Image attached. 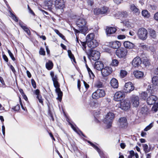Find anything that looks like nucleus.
<instances>
[{
    "instance_id": "c756f323",
    "label": "nucleus",
    "mask_w": 158,
    "mask_h": 158,
    "mask_svg": "<svg viewBox=\"0 0 158 158\" xmlns=\"http://www.w3.org/2000/svg\"><path fill=\"white\" fill-rule=\"evenodd\" d=\"M69 124L70 125L71 128L73 129V130L77 132L79 135H82L83 136H85L83 133L81 131L78 130L76 128V127L73 125L70 122H69Z\"/></svg>"
},
{
    "instance_id": "9d476101",
    "label": "nucleus",
    "mask_w": 158,
    "mask_h": 158,
    "mask_svg": "<svg viewBox=\"0 0 158 158\" xmlns=\"http://www.w3.org/2000/svg\"><path fill=\"white\" fill-rule=\"evenodd\" d=\"M134 87L132 83L130 82H128L125 83L124 89V92L127 93H130L134 90Z\"/></svg>"
},
{
    "instance_id": "aec40b11",
    "label": "nucleus",
    "mask_w": 158,
    "mask_h": 158,
    "mask_svg": "<svg viewBox=\"0 0 158 158\" xmlns=\"http://www.w3.org/2000/svg\"><path fill=\"white\" fill-rule=\"evenodd\" d=\"M86 42L88 46L91 49L95 48L98 45V42L95 40L89 42L87 41Z\"/></svg>"
},
{
    "instance_id": "cd10ccee",
    "label": "nucleus",
    "mask_w": 158,
    "mask_h": 158,
    "mask_svg": "<svg viewBox=\"0 0 158 158\" xmlns=\"http://www.w3.org/2000/svg\"><path fill=\"white\" fill-rule=\"evenodd\" d=\"M152 83L154 86H158V77L155 76L152 77Z\"/></svg>"
},
{
    "instance_id": "69168bd1",
    "label": "nucleus",
    "mask_w": 158,
    "mask_h": 158,
    "mask_svg": "<svg viewBox=\"0 0 158 158\" xmlns=\"http://www.w3.org/2000/svg\"><path fill=\"white\" fill-rule=\"evenodd\" d=\"M81 81L80 80H78L77 81V88L79 90L80 89L81 87Z\"/></svg>"
},
{
    "instance_id": "a19ab883",
    "label": "nucleus",
    "mask_w": 158,
    "mask_h": 158,
    "mask_svg": "<svg viewBox=\"0 0 158 158\" xmlns=\"http://www.w3.org/2000/svg\"><path fill=\"white\" fill-rule=\"evenodd\" d=\"M87 71L88 72V73L89 74V77L90 78L94 79V77H95V76L94 74L92 72V71L90 69Z\"/></svg>"
},
{
    "instance_id": "6ab92c4d",
    "label": "nucleus",
    "mask_w": 158,
    "mask_h": 158,
    "mask_svg": "<svg viewBox=\"0 0 158 158\" xmlns=\"http://www.w3.org/2000/svg\"><path fill=\"white\" fill-rule=\"evenodd\" d=\"M19 23L20 27L28 35L31 34L30 31L28 28L27 27L26 25L21 21H19Z\"/></svg>"
},
{
    "instance_id": "473e14b6",
    "label": "nucleus",
    "mask_w": 158,
    "mask_h": 158,
    "mask_svg": "<svg viewBox=\"0 0 158 158\" xmlns=\"http://www.w3.org/2000/svg\"><path fill=\"white\" fill-rule=\"evenodd\" d=\"M46 68L48 70H51L53 67V64L51 61H49L46 64Z\"/></svg>"
},
{
    "instance_id": "2f4dec72",
    "label": "nucleus",
    "mask_w": 158,
    "mask_h": 158,
    "mask_svg": "<svg viewBox=\"0 0 158 158\" xmlns=\"http://www.w3.org/2000/svg\"><path fill=\"white\" fill-rule=\"evenodd\" d=\"M46 5L50 9H52L53 6V2L52 0H47Z\"/></svg>"
},
{
    "instance_id": "0eeeda50",
    "label": "nucleus",
    "mask_w": 158,
    "mask_h": 158,
    "mask_svg": "<svg viewBox=\"0 0 158 158\" xmlns=\"http://www.w3.org/2000/svg\"><path fill=\"white\" fill-rule=\"evenodd\" d=\"M148 31L143 28H141L139 29L137 32V35L139 38L143 40H145L147 38Z\"/></svg>"
},
{
    "instance_id": "f8f14e48",
    "label": "nucleus",
    "mask_w": 158,
    "mask_h": 158,
    "mask_svg": "<svg viewBox=\"0 0 158 158\" xmlns=\"http://www.w3.org/2000/svg\"><path fill=\"white\" fill-rule=\"evenodd\" d=\"M125 96L124 92L118 91L115 94L114 99L115 101L117 102L120 101L124 98Z\"/></svg>"
},
{
    "instance_id": "0e129e2a",
    "label": "nucleus",
    "mask_w": 158,
    "mask_h": 158,
    "mask_svg": "<svg viewBox=\"0 0 158 158\" xmlns=\"http://www.w3.org/2000/svg\"><path fill=\"white\" fill-rule=\"evenodd\" d=\"M97 104V102H91L90 106L92 107L95 106V105Z\"/></svg>"
},
{
    "instance_id": "e433bc0d",
    "label": "nucleus",
    "mask_w": 158,
    "mask_h": 158,
    "mask_svg": "<svg viewBox=\"0 0 158 158\" xmlns=\"http://www.w3.org/2000/svg\"><path fill=\"white\" fill-rule=\"evenodd\" d=\"M117 15H119L118 18L120 19L121 17H125L126 16L127 13L126 12H118Z\"/></svg>"
},
{
    "instance_id": "79ce46f5",
    "label": "nucleus",
    "mask_w": 158,
    "mask_h": 158,
    "mask_svg": "<svg viewBox=\"0 0 158 158\" xmlns=\"http://www.w3.org/2000/svg\"><path fill=\"white\" fill-rule=\"evenodd\" d=\"M119 63L118 61L116 59H114L112 60L111 64L114 66H117Z\"/></svg>"
},
{
    "instance_id": "7ed1b4c3",
    "label": "nucleus",
    "mask_w": 158,
    "mask_h": 158,
    "mask_svg": "<svg viewBox=\"0 0 158 158\" xmlns=\"http://www.w3.org/2000/svg\"><path fill=\"white\" fill-rule=\"evenodd\" d=\"M114 117V115L112 112H109L106 115L105 118L103 120V122L106 125L107 128H109L111 127Z\"/></svg>"
},
{
    "instance_id": "052dcab7",
    "label": "nucleus",
    "mask_w": 158,
    "mask_h": 158,
    "mask_svg": "<svg viewBox=\"0 0 158 158\" xmlns=\"http://www.w3.org/2000/svg\"><path fill=\"white\" fill-rule=\"evenodd\" d=\"M113 1L116 4H119L121 3L122 0H113Z\"/></svg>"
},
{
    "instance_id": "393cba45",
    "label": "nucleus",
    "mask_w": 158,
    "mask_h": 158,
    "mask_svg": "<svg viewBox=\"0 0 158 158\" xmlns=\"http://www.w3.org/2000/svg\"><path fill=\"white\" fill-rule=\"evenodd\" d=\"M130 9L131 11L133 13L138 15L140 13L139 10L134 4H132L130 5Z\"/></svg>"
},
{
    "instance_id": "2eb2a0df",
    "label": "nucleus",
    "mask_w": 158,
    "mask_h": 158,
    "mask_svg": "<svg viewBox=\"0 0 158 158\" xmlns=\"http://www.w3.org/2000/svg\"><path fill=\"white\" fill-rule=\"evenodd\" d=\"M157 99V97L156 96L154 95H151L147 98V102L148 105H153L155 104Z\"/></svg>"
},
{
    "instance_id": "4be33fe9",
    "label": "nucleus",
    "mask_w": 158,
    "mask_h": 158,
    "mask_svg": "<svg viewBox=\"0 0 158 158\" xmlns=\"http://www.w3.org/2000/svg\"><path fill=\"white\" fill-rule=\"evenodd\" d=\"M124 47L129 49H132L134 47L135 45L129 41H126L123 43Z\"/></svg>"
},
{
    "instance_id": "f3484780",
    "label": "nucleus",
    "mask_w": 158,
    "mask_h": 158,
    "mask_svg": "<svg viewBox=\"0 0 158 158\" xmlns=\"http://www.w3.org/2000/svg\"><path fill=\"white\" fill-rule=\"evenodd\" d=\"M94 68L98 71H101V70L104 67L103 63L100 61L96 62L94 65Z\"/></svg>"
},
{
    "instance_id": "680f3d73",
    "label": "nucleus",
    "mask_w": 158,
    "mask_h": 158,
    "mask_svg": "<svg viewBox=\"0 0 158 158\" xmlns=\"http://www.w3.org/2000/svg\"><path fill=\"white\" fill-rule=\"evenodd\" d=\"M2 131L4 136L5 135V127L4 125L2 126Z\"/></svg>"
},
{
    "instance_id": "a878e982",
    "label": "nucleus",
    "mask_w": 158,
    "mask_h": 158,
    "mask_svg": "<svg viewBox=\"0 0 158 158\" xmlns=\"http://www.w3.org/2000/svg\"><path fill=\"white\" fill-rule=\"evenodd\" d=\"M101 14H105L110 11L109 8L106 6H103L100 8Z\"/></svg>"
},
{
    "instance_id": "ea45409f",
    "label": "nucleus",
    "mask_w": 158,
    "mask_h": 158,
    "mask_svg": "<svg viewBox=\"0 0 158 158\" xmlns=\"http://www.w3.org/2000/svg\"><path fill=\"white\" fill-rule=\"evenodd\" d=\"M153 123H151L145 127V128L144 129V131H148L153 127Z\"/></svg>"
},
{
    "instance_id": "3c124183",
    "label": "nucleus",
    "mask_w": 158,
    "mask_h": 158,
    "mask_svg": "<svg viewBox=\"0 0 158 158\" xmlns=\"http://www.w3.org/2000/svg\"><path fill=\"white\" fill-rule=\"evenodd\" d=\"M36 98L38 99L39 102L41 103L42 104H43V99L42 98V97L41 95H40L39 96H37Z\"/></svg>"
},
{
    "instance_id": "8fccbe9b",
    "label": "nucleus",
    "mask_w": 158,
    "mask_h": 158,
    "mask_svg": "<svg viewBox=\"0 0 158 158\" xmlns=\"http://www.w3.org/2000/svg\"><path fill=\"white\" fill-rule=\"evenodd\" d=\"M143 63L146 66H148L150 64V62L147 59H144Z\"/></svg>"
},
{
    "instance_id": "bf43d9fd",
    "label": "nucleus",
    "mask_w": 158,
    "mask_h": 158,
    "mask_svg": "<svg viewBox=\"0 0 158 158\" xmlns=\"http://www.w3.org/2000/svg\"><path fill=\"white\" fill-rule=\"evenodd\" d=\"M40 90L38 89H37L34 91V93L37 96H39L40 95Z\"/></svg>"
},
{
    "instance_id": "864d4df0",
    "label": "nucleus",
    "mask_w": 158,
    "mask_h": 158,
    "mask_svg": "<svg viewBox=\"0 0 158 158\" xmlns=\"http://www.w3.org/2000/svg\"><path fill=\"white\" fill-rule=\"evenodd\" d=\"M87 2L88 6L89 7H91L94 3L93 1L91 0H87Z\"/></svg>"
},
{
    "instance_id": "58836bf2",
    "label": "nucleus",
    "mask_w": 158,
    "mask_h": 158,
    "mask_svg": "<svg viewBox=\"0 0 158 158\" xmlns=\"http://www.w3.org/2000/svg\"><path fill=\"white\" fill-rule=\"evenodd\" d=\"M68 53L69 56L70 58L71 59L73 60L74 62L75 61V60L74 57L73 55L72 54L71 51L70 50H69L68 51Z\"/></svg>"
},
{
    "instance_id": "1a4fd4ad",
    "label": "nucleus",
    "mask_w": 158,
    "mask_h": 158,
    "mask_svg": "<svg viewBox=\"0 0 158 158\" xmlns=\"http://www.w3.org/2000/svg\"><path fill=\"white\" fill-rule=\"evenodd\" d=\"M130 106V103L128 100H124L120 102L119 107L122 110H127L128 109Z\"/></svg>"
},
{
    "instance_id": "7c9ffc66",
    "label": "nucleus",
    "mask_w": 158,
    "mask_h": 158,
    "mask_svg": "<svg viewBox=\"0 0 158 158\" xmlns=\"http://www.w3.org/2000/svg\"><path fill=\"white\" fill-rule=\"evenodd\" d=\"M8 8L9 9V13L10 14V16L15 22H17L18 21V18L10 10H11V9L9 6H8Z\"/></svg>"
},
{
    "instance_id": "de8ad7c7",
    "label": "nucleus",
    "mask_w": 158,
    "mask_h": 158,
    "mask_svg": "<svg viewBox=\"0 0 158 158\" xmlns=\"http://www.w3.org/2000/svg\"><path fill=\"white\" fill-rule=\"evenodd\" d=\"M8 52L12 60L13 61L15 60V59L14 57L13 54L10 51V50H8Z\"/></svg>"
},
{
    "instance_id": "37998d69",
    "label": "nucleus",
    "mask_w": 158,
    "mask_h": 158,
    "mask_svg": "<svg viewBox=\"0 0 158 158\" xmlns=\"http://www.w3.org/2000/svg\"><path fill=\"white\" fill-rule=\"evenodd\" d=\"M152 85H150L148 86V91L150 94L154 93V91L153 90V88L152 87Z\"/></svg>"
},
{
    "instance_id": "603ef678",
    "label": "nucleus",
    "mask_w": 158,
    "mask_h": 158,
    "mask_svg": "<svg viewBox=\"0 0 158 158\" xmlns=\"http://www.w3.org/2000/svg\"><path fill=\"white\" fill-rule=\"evenodd\" d=\"M148 109L146 106L142 107L141 109V111L142 113H145L147 111Z\"/></svg>"
},
{
    "instance_id": "774afa93",
    "label": "nucleus",
    "mask_w": 158,
    "mask_h": 158,
    "mask_svg": "<svg viewBox=\"0 0 158 158\" xmlns=\"http://www.w3.org/2000/svg\"><path fill=\"white\" fill-rule=\"evenodd\" d=\"M0 81L2 85H5L4 81L3 80V79L2 78V77H0Z\"/></svg>"
},
{
    "instance_id": "ddd939ff",
    "label": "nucleus",
    "mask_w": 158,
    "mask_h": 158,
    "mask_svg": "<svg viewBox=\"0 0 158 158\" xmlns=\"http://www.w3.org/2000/svg\"><path fill=\"white\" fill-rule=\"evenodd\" d=\"M118 125L120 128H125L127 127V119L125 117H121L118 120Z\"/></svg>"
},
{
    "instance_id": "4468645a",
    "label": "nucleus",
    "mask_w": 158,
    "mask_h": 158,
    "mask_svg": "<svg viewBox=\"0 0 158 158\" xmlns=\"http://www.w3.org/2000/svg\"><path fill=\"white\" fill-rule=\"evenodd\" d=\"M141 63L142 61L140 58L139 56H136L133 59L131 62V64L133 67L136 68L140 66Z\"/></svg>"
},
{
    "instance_id": "6e6d98bb",
    "label": "nucleus",
    "mask_w": 158,
    "mask_h": 158,
    "mask_svg": "<svg viewBox=\"0 0 158 158\" xmlns=\"http://www.w3.org/2000/svg\"><path fill=\"white\" fill-rule=\"evenodd\" d=\"M154 19L156 21H158V12L156 13L154 15Z\"/></svg>"
},
{
    "instance_id": "412c9836",
    "label": "nucleus",
    "mask_w": 158,
    "mask_h": 158,
    "mask_svg": "<svg viewBox=\"0 0 158 158\" xmlns=\"http://www.w3.org/2000/svg\"><path fill=\"white\" fill-rule=\"evenodd\" d=\"M109 46L113 48H117L121 46V43L119 41H116L110 42L109 44Z\"/></svg>"
},
{
    "instance_id": "9b49d317",
    "label": "nucleus",
    "mask_w": 158,
    "mask_h": 158,
    "mask_svg": "<svg viewBox=\"0 0 158 158\" xmlns=\"http://www.w3.org/2000/svg\"><path fill=\"white\" fill-rule=\"evenodd\" d=\"M112 71V69L110 67L107 66L102 68L101 73L103 77H106L110 75Z\"/></svg>"
},
{
    "instance_id": "09e8293b",
    "label": "nucleus",
    "mask_w": 158,
    "mask_h": 158,
    "mask_svg": "<svg viewBox=\"0 0 158 158\" xmlns=\"http://www.w3.org/2000/svg\"><path fill=\"white\" fill-rule=\"evenodd\" d=\"M99 114V113L98 111L97 112V111H94V118H95V119H94L95 121L97 123H98L99 122V121L96 118L95 116Z\"/></svg>"
},
{
    "instance_id": "20e7f679",
    "label": "nucleus",
    "mask_w": 158,
    "mask_h": 158,
    "mask_svg": "<svg viewBox=\"0 0 158 158\" xmlns=\"http://www.w3.org/2000/svg\"><path fill=\"white\" fill-rule=\"evenodd\" d=\"M88 55L89 60L91 61L92 60L95 61L99 59L100 54L99 52L98 51L91 49L89 50Z\"/></svg>"
},
{
    "instance_id": "c9c22d12",
    "label": "nucleus",
    "mask_w": 158,
    "mask_h": 158,
    "mask_svg": "<svg viewBox=\"0 0 158 158\" xmlns=\"http://www.w3.org/2000/svg\"><path fill=\"white\" fill-rule=\"evenodd\" d=\"M148 96V94L145 92H143L140 94V97L141 99L145 100Z\"/></svg>"
},
{
    "instance_id": "4d7b16f0",
    "label": "nucleus",
    "mask_w": 158,
    "mask_h": 158,
    "mask_svg": "<svg viewBox=\"0 0 158 158\" xmlns=\"http://www.w3.org/2000/svg\"><path fill=\"white\" fill-rule=\"evenodd\" d=\"M31 83L34 88H36V84L35 81L33 79L31 80Z\"/></svg>"
},
{
    "instance_id": "c03bdc74",
    "label": "nucleus",
    "mask_w": 158,
    "mask_h": 158,
    "mask_svg": "<svg viewBox=\"0 0 158 158\" xmlns=\"http://www.w3.org/2000/svg\"><path fill=\"white\" fill-rule=\"evenodd\" d=\"M158 108V103H156L155 106H153L152 108V110L154 113L156 112L158 110L157 108Z\"/></svg>"
},
{
    "instance_id": "13d9d810",
    "label": "nucleus",
    "mask_w": 158,
    "mask_h": 158,
    "mask_svg": "<svg viewBox=\"0 0 158 158\" xmlns=\"http://www.w3.org/2000/svg\"><path fill=\"white\" fill-rule=\"evenodd\" d=\"M126 38L124 35H119L118 36V38L119 39H123Z\"/></svg>"
},
{
    "instance_id": "e2e57ef3",
    "label": "nucleus",
    "mask_w": 158,
    "mask_h": 158,
    "mask_svg": "<svg viewBox=\"0 0 158 158\" xmlns=\"http://www.w3.org/2000/svg\"><path fill=\"white\" fill-rule=\"evenodd\" d=\"M3 58L4 60L6 62H8V58L4 54L3 55Z\"/></svg>"
},
{
    "instance_id": "f704fd0d",
    "label": "nucleus",
    "mask_w": 158,
    "mask_h": 158,
    "mask_svg": "<svg viewBox=\"0 0 158 158\" xmlns=\"http://www.w3.org/2000/svg\"><path fill=\"white\" fill-rule=\"evenodd\" d=\"M142 15L145 17L148 18L150 16L148 12L146 10H143L142 12Z\"/></svg>"
},
{
    "instance_id": "bb28decb",
    "label": "nucleus",
    "mask_w": 158,
    "mask_h": 158,
    "mask_svg": "<svg viewBox=\"0 0 158 158\" xmlns=\"http://www.w3.org/2000/svg\"><path fill=\"white\" fill-rule=\"evenodd\" d=\"M94 34L93 33H91L89 34H88L86 37V41H93V40H95L94 39Z\"/></svg>"
},
{
    "instance_id": "5fc2aeb1",
    "label": "nucleus",
    "mask_w": 158,
    "mask_h": 158,
    "mask_svg": "<svg viewBox=\"0 0 158 158\" xmlns=\"http://www.w3.org/2000/svg\"><path fill=\"white\" fill-rule=\"evenodd\" d=\"M12 109L15 111H18L20 109V105L18 104L14 107Z\"/></svg>"
},
{
    "instance_id": "b1692460",
    "label": "nucleus",
    "mask_w": 158,
    "mask_h": 158,
    "mask_svg": "<svg viewBox=\"0 0 158 158\" xmlns=\"http://www.w3.org/2000/svg\"><path fill=\"white\" fill-rule=\"evenodd\" d=\"M116 29L115 27H110L107 28L106 29V33L107 35L113 34L116 31Z\"/></svg>"
},
{
    "instance_id": "72a5a7b5",
    "label": "nucleus",
    "mask_w": 158,
    "mask_h": 158,
    "mask_svg": "<svg viewBox=\"0 0 158 158\" xmlns=\"http://www.w3.org/2000/svg\"><path fill=\"white\" fill-rule=\"evenodd\" d=\"M143 148V151L145 153H147L150 151V148H148V145L146 144H143L142 145Z\"/></svg>"
},
{
    "instance_id": "338daca9",
    "label": "nucleus",
    "mask_w": 158,
    "mask_h": 158,
    "mask_svg": "<svg viewBox=\"0 0 158 158\" xmlns=\"http://www.w3.org/2000/svg\"><path fill=\"white\" fill-rule=\"evenodd\" d=\"M10 68L11 69V70L14 73H15L16 72V71H15V68H14V67L12 65H11L10 66Z\"/></svg>"
},
{
    "instance_id": "5701e85b",
    "label": "nucleus",
    "mask_w": 158,
    "mask_h": 158,
    "mask_svg": "<svg viewBox=\"0 0 158 158\" xmlns=\"http://www.w3.org/2000/svg\"><path fill=\"white\" fill-rule=\"evenodd\" d=\"M110 84L114 88H117L118 86V81L115 78H113L110 81Z\"/></svg>"
},
{
    "instance_id": "39448f33",
    "label": "nucleus",
    "mask_w": 158,
    "mask_h": 158,
    "mask_svg": "<svg viewBox=\"0 0 158 158\" xmlns=\"http://www.w3.org/2000/svg\"><path fill=\"white\" fill-rule=\"evenodd\" d=\"M127 50L124 48L117 49L116 51V55L119 58H125L127 55Z\"/></svg>"
},
{
    "instance_id": "f03ea898",
    "label": "nucleus",
    "mask_w": 158,
    "mask_h": 158,
    "mask_svg": "<svg viewBox=\"0 0 158 158\" xmlns=\"http://www.w3.org/2000/svg\"><path fill=\"white\" fill-rule=\"evenodd\" d=\"M87 22L84 18V15H82L77 19L76 24L80 28L81 33L85 35L88 30V27L86 25Z\"/></svg>"
},
{
    "instance_id": "dca6fc26",
    "label": "nucleus",
    "mask_w": 158,
    "mask_h": 158,
    "mask_svg": "<svg viewBox=\"0 0 158 158\" xmlns=\"http://www.w3.org/2000/svg\"><path fill=\"white\" fill-rule=\"evenodd\" d=\"M131 101L133 106L135 107H137L139 104V98L137 96L133 95Z\"/></svg>"
},
{
    "instance_id": "49530a36",
    "label": "nucleus",
    "mask_w": 158,
    "mask_h": 158,
    "mask_svg": "<svg viewBox=\"0 0 158 158\" xmlns=\"http://www.w3.org/2000/svg\"><path fill=\"white\" fill-rule=\"evenodd\" d=\"M39 53L40 55H42L44 56L45 55V51H44V49L42 47L40 48L39 51Z\"/></svg>"
},
{
    "instance_id": "a18cd8bd",
    "label": "nucleus",
    "mask_w": 158,
    "mask_h": 158,
    "mask_svg": "<svg viewBox=\"0 0 158 158\" xmlns=\"http://www.w3.org/2000/svg\"><path fill=\"white\" fill-rule=\"evenodd\" d=\"M94 12L95 15H98L101 14V11L100 8H96L94 9Z\"/></svg>"
},
{
    "instance_id": "6e6552de",
    "label": "nucleus",
    "mask_w": 158,
    "mask_h": 158,
    "mask_svg": "<svg viewBox=\"0 0 158 158\" xmlns=\"http://www.w3.org/2000/svg\"><path fill=\"white\" fill-rule=\"evenodd\" d=\"M55 6L57 10H60L62 12L63 8L65 7L64 0H56L55 3Z\"/></svg>"
},
{
    "instance_id": "a211bd4d",
    "label": "nucleus",
    "mask_w": 158,
    "mask_h": 158,
    "mask_svg": "<svg viewBox=\"0 0 158 158\" xmlns=\"http://www.w3.org/2000/svg\"><path fill=\"white\" fill-rule=\"evenodd\" d=\"M133 74L137 79H142L144 77L143 73L140 71L136 70L134 71Z\"/></svg>"
},
{
    "instance_id": "423d86ee",
    "label": "nucleus",
    "mask_w": 158,
    "mask_h": 158,
    "mask_svg": "<svg viewBox=\"0 0 158 158\" xmlns=\"http://www.w3.org/2000/svg\"><path fill=\"white\" fill-rule=\"evenodd\" d=\"M106 94V91L102 89H98L92 94L93 99H98L104 97Z\"/></svg>"
},
{
    "instance_id": "4c0bfd02",
    "label": "nucleus",
    "mask_w": 158,
    "mask_h": 158,
    "mask_svg": "<svg viewBox=\"0 0 158 158\" xmlns=\"http://www.w3.org/2000/svg\"><path fill=\"white\" fill-rule=\"evenodd\" d=\"M127 73V72L125 70H121L120 72V76L123 78L126 76Z\"/></svg>"
},
{
    "instance_id": "c85d7f7f",
    "label": "nucleus",
    "mask_w": 158,
    "mask_h": 158,
    "mask_svg": "<svg viewBox=\"0 0 158 158\" xmlns=\"http://www.w3.org/2000/svg\"><path fill=\"white\" fill-rule=\"evenodd\" d=\"M148 32L150 36L152 38H155L156 37V31L152 29H149Z\"/></svg>"
},
{
    "instance_id": "f257e3e1",
    "label": "nucleus",
    "mask_w": 158,
    "mask_h": 158,
    "mask_svg": "<svg viewBox=\"0 0 158 158\" xmlns=\"http://www.w3.org/2000/svg\"><path fill=\"white\" fill-rule=\"evenodd\" d=\"M50 75L52 78L54 86L56 88V92L57 94V98L60 101L63 96V93L60 88V85L58 82L57 76L56 75H55L53 72H50Z\"/></svg>"
}]
</instances>
